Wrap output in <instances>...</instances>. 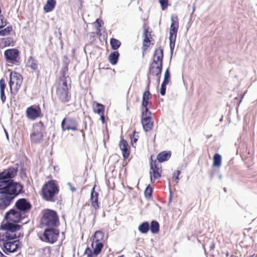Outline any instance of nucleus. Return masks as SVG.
I'll use <instances>...</instances> for the list:
<instances>
[{"instance_id": "obj_33", "label": "nucleus", "mask_w": 257, "mask_h": 257, "mask_svg": "<svg viewBox=\"0 0 257 257\" xmlns=\"http://www.w3.org/2000/svg\"><path fill=\"white\" fill-rule=\"evenodd\" d=\"M153 189L150 185H149L146 188L144 191V195L146 198L150 199L152 198Z\"/></svg>"}, {"instance_id": "obj_45", "label": "nucleus", "mask_w": 257, "mask_h": 257, "mask_svg": "<svg viewBox=\"0 0 257 257\" xmlns=\"http://www.w3.org/2000/svg\"><path fill=\"white\" fill-rule=\"evenodd\" d=\"M49 168L50 170L53 169L56 172H58L59 171V167L58 165H53L52 164H51L49 166Z\"/></svg>"}, {"instance_id": "obj_6", "label": "nucleus", "mask_w": 257, "mask_h": 257, "mask_svg": "<svg viewBox=\"0 0 257 257\" xmlns=\"http://www.w3.org/2000/svg\"><path fill=\"white\" fill-rule=\"evenodd\" d=\"M60 231L56 227H47L43 231V235L40 239L44 242L53 244L56 242L59 237Z\"/></svg>"}, {"instance_id": "obj_44", "label": "nucleus", "mask_w": 257, "mask_h": 257, "mask_svg": "<svg viewBox=\"0 0 257 257\" xmlns=\"http://www.w3.org/2000/svg\"><path fill=\"white\" fill-rule=\"evenodd\" d=\"M6 25V21L3 16H0V29L3 28Z\"/></svg>"}, {"instance_id": "obj_31", "label": "nucleus", "mask_w": 257, "mask_h": 257, "mask_svg": "<svg viewBox=\"0 0 257 257\" xmlns=\"http://www.w3.org/2000/svg\"><path fill=\"white\" fill-rule=\"evenodd\" d=\"M104 237V233L101 230L96 231L93 236L91 237V240H93L94 239L95 241L101 242Z\"/></svg>"}, {"instance_id": "obj_61", "label": "nucleus", "mask_w": 257, "mask_h": 257, "mask_svg": "<svg viewBox=\"0 0 257 257\" xmlns=\"http://www.w3.org/2000/svg\"><path fill=\"white\" fill-rule=\"evenodd\" d=\"M29 220H28V221H26V222L24 223V224H27V223H28L29 222Z\"/></svg>"}, {"instance_id": "obj_16", "label": "nucleus", "mask_w": 257, "mask_h": 257, "mask_svg": "<svg viewBox=\"0 0 257 257\" xmlns=\"http://www.w3.org/2000/svg\"><path fill=\"white\" fill-rule=\"evenodd\" d=\"M4 55L8 62L14 64L18 61L19 52L17 49H10L5 51Z\"/></svg>"}, {"instance_id": "obj_40", "label": "nucleus", "mask_w": 257, "mask_h": 257, "mask_svg": "<svg viewBox=\"0 0 257 257\" xmlns=\"http://www.w3.org/2000/svg\"><path fill=\"white\" fill-rule=\"evenodd\" d=\"M170 39V47L171 51H173L175 47L176 37H169Z\"/></svg>"}, {"instance_id": "obj_38", "label": "nucleus", "mask_w": 257, "mask_h": 257, "mask_svg": "<svg viewBox=\"0 0 257 257\" xmlns=\"http://www.w3.org/2000/svg\"><path fill=\"white\" fill-rule=\"evenodd\" d=\"M12 27H8L4 29L0 30V36H6L9 35L12 31Z\"/></svg>"}, {"instance_id": "obj_15", "label": "nucleus", "mask_w": 257, "mask_h": 257, "mask_svg": "<svg viewBox=\"0 0 257 257\" xmlns=\"http://www.w3.org/2000/svg\"><path fill=\"white\" fill-rule=\"evenodd\" d=\"M77 122L71 117H65L61 122V127L63 131L66 130L76 131L77 130Z\"/></svg>"}, {"instance_id": "obj_32", "label": "nucleus", "mask_w": 257, "mask_h": 257, "mask_svg": "<svg viewBox=\"0 0 257 257\" xmlns=\"http://www.w3.org/2000/svg\"><path fill=\"white\" fill-rule=\"evenodd\" d=\"M119 57V53L117 51H114L109 55V62L112 65H115L117 63L118 58Z\"/></svg>"}, {"instance_id": "obj_56", "label": "nucleus", "mask_w": 257, "mask_h": 257, "mask_svg": "<svg viewBox=\"0 0 257 257\" xmlns=\"http://www.w3.org/2000/svg\"><path fill=\"white\" fill-rule=\"evenodd\" d=\"M222 178V175H220L219 176V179L220 180Z\"/></svg>"}, {"instance_id": "obj_57", "label": "nucleus", "mask_w": 257, "mask_h": 257, "mask_svg": "<svg viewBox=\"0 0 257 257\" xmlns=\"http://www.w3.org/2000/svg\"><path fill=\"white\" fill-rule=\"evenodd\" d=\"M203 248L204 249V252L206 253V249H205V246L204 245H203Z\"/></svg>"}, {"instance_id": "obj_60", "label": "nucleus", "mask_w": 257, "mask_h": 257, "mask_svg": "<svg viewBox=\"0 0 257 257\" xmlns=\"http://www.w3.org/2000/svg\"><path fill=\"white\" fill-rule=\"evenodd\" d=\"M124 163V162H123V163H122V166H125L126 165V164H127L126 163H125V164Z\"/></svg>"}, {"instance_id": "obj_58", "label": "nucleus", "mask_w": 257, "mask_h": 257, "mask_svg": "<svg viewBox=\"0 0 257 257\" xmlns=\"http://www.w3.org/2000/svg\"><path fill=\"white\" fill-rule=\"evenodd\" d=\"M226 257H229L228 252H227V253H226Z\"/></svg>"}, {"instance_id": "obj_23", "label": "nucleus", "mask_w": 257, "mask_h": 257, "mask_svg": "<svg viewBox=\"0 0 257 257\" xmlns=\"http://www.w3.org/2000/svg\"><path fill=\"white\" fill-rule=\"evenodd\" d=\"M171 156V151H163L157 156V161H168Z\"/></svg>"}, {"instance_id": "obj_21", "label": "nucleus", "mask_w": 257, "mask_h": 257, "mask_svg": "<svg viewBox=\"0 0 257 257\" xmlns=\"http://www.w3.org/2000/svg\"><path fill=\"white\" fill-rule=\"evenodd\" d=\"M148 85H147V90L145 92H144V93L143 94V100H142V106L144 108L148 107V105L149 103V100L150 99V98L151 97V94L149 90V86H150V82H151L149 76H148Z\"/></svg>"}, {"instance_id": "obj_12", "label": "nucleus", "mask_w": 257, "mask_h": 257, "mask_svg": "<svg viewBox=\"0 0 257 257\" xmlns=\"http://www.w3.org/2000/svg\"><path fill=\"white\" fill-rule=\"evenodd\" d=\"M25 216H23V213L14 208L11 209L7 212L5 215V219H10L11 221H15V223L21 222Z\"/></svg>"}, {"instance_id": "obj_47", "label": "nucleus", "mask_w": 257, "mask_h": 257, "mask_svg": "<svg viewBox=\"0 0 257 257\" xmlns=\"http://www.w3.org/2000/svg\"><path fill=\"white\" fill-rule=\"evenodd\" d=\"M137 141L138 139L137 138H135L134 136L133 137H131V142L133 147H135L134 144L137 143Z\"/></svg>"}, {"instance_id": "obj_3", "label": "nucleus", "mask_w": 257, "mask_h": 257, "mask_svg": "<svg viewBox=\"0 0 257 257\" xmlns=\"http://www.w3.org/2000/svg\"><path fill=\"white\" fill-rule=\"evenodd\" d=\"M163 58V50L160 48L157 49L154 55L153 62L150 68V73L158 76V82L160 81V74L162 69Z\"/></svg>"}, {"instance_id": "obj_17", "label": "nucleus", "mask_w": 257, "mask_h": 257, "mask_svg": "<svg viewBox=\"0 0 257 257\" xmlns=\"http://www.w3.org/2000/svg\"><path fill=\"white\" fill-rule=\"evenodd\" d=\"M171 25L170 28L169 37H177V33L179 28V22L177 16H172Z\"/></svg>"}, {"instance_id": "obj_48", "label": "nucleus", "mask_w": 257, "mask_h": 257, "mask_svg": "<svg viewBox=\"0 0 257 257\" xmlns=\"http://www.w3.org/2000/svg\"><path fill=\"white\" fill-rule=\"evenodd\" d=\"M222 162H213V166L219 167L221 165Z\"/></svg>"}, {"instance_id": "obj_19", "label": "nucleus", "mask_w": 257, "mask_h": 257, "mask_svg": "<svg viewBox=\"0 0 257 257\" xmlns=\"http://www.w3.org/2000/svg\"><path fill=\"white\" fill-rule=\"evenodd\" d=\"M99 194L95 191V188L93 187L91 191L90 200L92 206L97 210L99 208V202H98V197Z\"/></svg>"}, {"instance_id": "obj_5", "label": "nucleus", "mask_w": 257, "mask_h": 257, "mask_svg": "<svg viewBox=\"0 0 257 257\" xmlns=\"http://www.w3.org/2000/svg\"><path fill=\"white\" fill-rule=\"evenodd\" d=\"M70 86L67 84L66 77L63 76L60 78L58 82L56 95L59 100L63 103L68 102L71 98V95L69 89Z\"/></svg>"}, {"instance_id": "obj_50", "label": "nucleus", "mask_w": 257, "mask_h": 257, "mask_svg": "<svg viewBox=\"0 0 257 257\" xmlns=\"http://www.w3.org/2000/svg\"><path fill=\"white\" fill-rule=\"evenodd\" d=\"M172 200V193L171 189H170V194H169V204L170 203H171Z\"/></svg>"}, {"instance_id": "obj_53", "label": "nucleus", "mask_w": 257, "mask_h": 257, "mask_svg": "<svg viewBox=\"0 0 257 257\" xmlns=\"http://www.w3.org/2000/svg\"><path fill=\"white\" fill-rule=\"evenodd\" d=\"M23 236V233H19L18 235L16 234L17 238L22 237Z\"/></svg>"}, {"instance_id": "obj_27", "label": "nucleus", "mask_w": 257, "mask_h": 257, "mask_svg": "<svg viewBox=\"0 0 257 257\" xmlns=\"http://www.w3.org/2000/svg\"><path fill=\"white\" fill-rule=\"evenodd\" d=\"M27 66L32 70L36 71L38 69V65L36 60L30 56L27 61Z\"/></svg>"}, {"instance_id": "obj_37", "label": "nucleus", "mask_w": 257, "mask_h": 257, "mask_svg": "<svg viewBox=\"0 0 257 257\" xmlns=\"http://www.w3.org/2000/svg\"><path fill=\"white\" fill-rule=\"evenodd\" d=\"M151 36L150 33L149 32V30L147 28L145 29L144 33V45H145V43H148L150 42V37Z\"/></svg>"}, {"instance_id": "obj_4", "label": "nucleus", "mask_w": 257, "mask_h": 257, "mask_svg": "<svg viewBox=\"0 0 257 257\" xmlns=\"http://www.w3.org/2000/svg\"><path fill=\"white\" fill-rule=\"evenodd\" d=\"M41 223L47 227H57L59 225V219L57 212L47 209L43 213L41 219Z\"/></svg>"}, {"instance_id": "obj_8", "label": "nucleus", "mask_w": 257, "mask_h": 257, "mask_svg": "<svg viewBox=\"0 0 257 257\" xmlns=\"http://www.w3.org/2000/svg\"><path fill=\"white\" fill-rule=\"evenodd\" d=\"M34 131L31 135V141L33 143L39 144L42 142L43 140V133L45 128L41 121L36 123L34 125Z\"/></svg>"}, {"instance_id": "obj_54", "label": "nucleus", "mask_w": 257, "mask_h": 257, "mask_svg": "<svg viewBox=\"0 0 257 257\" xmlns=\"http://www.w3.org/2000/svg\"><path fill=\"white\" fill-rule=\"evenodd\" d=\"M70 189L72 192H74L76 190V189L75 187H72V186L70 187Z\"/></svg>"}, {"instance_id": "obj_59", "label": "nucleus", "mask_w": 257, "mask_h": 257, "mask_svg": "<svg viewBox=\"0 0 257 257\" xmlns=\"http://www.w3.org/2000/svg\"><path fill=\"white\" fill-rule=\"evenodd\" d=\"M68 184V185H69L70 187H71V186H72V185H71V183H70V182L68 183V184Z\"/></svg>"}, {"instance_id": "obj_41", "label": "nucleus", "mask_w": 257, "mask_h": 257, "mask_svg": "<svg viewBox=\"0 0 257 257\" xmlns=\"http://www.w3.org/2000/svg\"><path fill=\"white\" fill-rule=\"evenodd\" d=\"M161 4L162 9L164 10L168 7V0H159Z\"/></svg>"}, {"instance_id": "obj_42", "label": "nucleus", "mask_w": 257, "mask_h": 257, "mask_svg": "<svg viewBox=\"0 0 257 257\" xmlns=\"http://www.w3.org/2000/svg\"><path fill=\"white\" fill-rule=\"evenodd\" d=\"M95 24L96 25V27L97 28V31L100 32V30L99 28L101 27V24H102V21L101 20L97 19L96 20Z\"/></svg>"}, {"instance_id": "obj_18", "label": "nucleus", "mask_w": 257, "mask_h": 257, "mask_svg": "<svg viewBox=\"0 0 257 257\" xmlns=\"http://www.w3.org/2000/svg\"><path fill=\"white\" fill-rule=\"evenodd\" d=\"M41 110L39 107L32 106L28 107L26 110L27 116L29 119L34 120L40 116Z\"/></svg>"}, {"instance_id": "obj_26", "label": "nucleus", "mask_w": 257, "mask_h": 257, "mask_svg": "<svg viewBox=\"0 0 257 257\" xmlns=\"http://www.w3.org/2000/svg\"><path fill=\"white\" fill-rule=\"evenodd\" d=\"M150 229L152 233H158L160 230L159 222L156 220H152L150 225Z\"/></svg>"}, {"instance_id": "obj_10", "label": "nucleus", "mask_w": 257, "mask_h": 257, "mask_svg": "<svg viewBox=\"0 0 257 257\" xmlns=\"http://www.w3.org/2000/svg\"><path fill=\"white\" fill-rule=\"evenodd\" d=\"M21 242L19 239L10 240L9 241L3 243L2 249L3 251L9 255L10 253L16 252L21 247Z\"/></svg>"}, {"instance_id": "obj_28", "label": "nucleus", "mask_w": 257, "mask_h": 257, "mask_svg": "<svg viewBox=\"0 0 257 257\" xmlns=\"http://www.w3.org/2000/svg\"><path fill=\"white\" fill-rule=\"evenodd\" d=\"M6 88V84L3 79L0 80V93L2 102L4 103L6 100V96L5 94V89Z\"/></svg>"}, {"instance_id": "obj_13", "label": "nucleus", "mask_w": 257, "mask_h": 257, "mask_svg": "<svg viewBox=\"0 0 257 257\" xmlns=\"http://www.w3.org/2000/svg\"><path fill=\"white\" fill-rule=\"evenodd\" d=\"M6 220L5 223L3 222L1 223L0 230H8L12 234H16L15 232L20 230L22 227V225L18 224L19 223H15V221H11L9 219Z\"/></svg>"}, {"instance_id": "obj_24", "label": "nucleus", "mask_w": 257, "mask_h": 257, "mask_svg": "<svg viewBox=\"0 0 257 257\" xmlns=\"http://www.w3.org/2000/svg\"><path fill=\"white\" fill-rule=\"evenodd\" d=\"M92 107L95 113L98 114L104 113V107L102 104L94 101L93 103Z\"/></svg>"}, {"instance_id": "obj_9", "label": "nucleus", "mask_w": 257, "mask_h": 257, "mask_svg": "<svg viewBox=\"0 0 257 257\" xmlns=\"http://www.w3.org/2000/svg\"><path fill=\"white\" fill-rule=\"evenodd\" d=\"M162 162H150V175L152 183H154L155 180L161 177L162 173V167L161 163Z\"/></svg>"}, {"instance_id": "obj_36", "label": "nucleus", "mask_w": 257, "mask_h": 257, "mask_svg": "<svg viewBox=\"0 0 257 257\" xmlns=\"http://www.w3.org/2000/svg\"><path fill=\"white\" fill-rule=\"evenodd\" d=\"M182 168H178L177 170L173 173V179L177 183L180 180L179 177L182 171Z\"/></svg>"}, {"instance_id": "obj_55", "label": "nucleus", "mask_w": 257, "mask_h": 257, "mask_svg": "<svg viewBox=\"0 0 257 257\" xmlns=\"http://www.w3.org/2000/svg\"><path fill=\"white\" fill-rule=\"evenodd\" d=\"M0 257H7L6 255L4 254L0 250Z\"/></svg>"}, {"instance_id": "obj_14", "label": "nucleus", "mask_w": 257, "mask_h": 257, "mask_svg": "<svg viewBox=\"0 0 257 257\" xmlns=\"http://www.w3.org/2000/svg\"><path fill=\"white\" fill-rule=\"evenodd\" d=\"M16 209L23 213H26L32 208L31 203L27 199L23 198L17 200L15 204Z\"/></svg>"}, {"instance_id": "obj_46", "label": "nucleus", "mask_w": 257, "mask_h": 257, "mask_svg": "<svg viewBox=\"0 0 257 257\" xmlns=\"http://www.w3.org/2000/svg\"><path fill=\"white\" fill-rule=\"evenodd\" d=\"M221 156L219 154H215L213 157V161H221Z\"/></svg>"}, {"instance_id": "obj_34", "label": "nucleus", "mask_w": 257, "mask_h": 257, "mask_svg": "<svg viewBox=\"0 0 257 257\" xmlns=\"http://www.w3.org/2000/svg\"><path fill=\"white\" fill-rule=\"evenodd\" d=\"M121 43L118 40L112 38L110 40V45L113 50L117 49L120 46Z\"/></svg>"}, {"instance_id": "obj_64", "label": "nucleus", "mask_w": 257, "mask_h": 257, "mask_svg": "<svg viewBox=\"0 0 257 257\" xmlns=\"http://www.w3.org/2000/svg\"><path fill=\"white\" fill-rule=\"evenodd\" d=\"M253 255H250L249 257H253Z\"/></svg>"}, {"instance_id": "obj_7", "label": "nucleus", "mask_w": 257, "mask_h": 257, "mask_svg": "<svg viewBox=\"0 0 257 257\" xmlns=\"http://www.w3.org/2000/svg\"><path fill=\"white\" fill-rule=\"evenodd\" d=\"M22 82L23 78L20 74L16 72H11L9 84L12 93L15 94L18 92Z\"/></svg>"}, {"instance_id": "obj_22", "label": "nucleus", "mask_w": 257, "mask_h": 257, "mask_svg": "<svg viewBox=\"0 0 257 257\" xmlns=\"http://www.w3.org/2000/svg\"><path fill=\"white\" fill-rule=\"evenodd\" d=\"M127 146L128 144L126 141L124 140L120 141L119 143V148L122 152L124 159H127L130 155V151L128 150Z\"/></svg>"}, {"instance_id": "obj_1", "label": "nucleus", "mask_w": 257, "mask_h": 257, "mask_svg": "<svg viewBox=\"0 0 257 257\" xmlns=\"http://www.w3.org/2000/svg\"><path fill=\"white\" fill-rule=\"evenodd\" d=\"M18 168L10 167L0 173V210L9 206L14 200L24 192V186L13 178L17 175Z\"/></svg>"}, {"instance_id": "obj_11", "label": "nucleus", "mask_w": 257, "mask_h": 257, "mask_svg": "<svg viewBox=\"0 0 257 257\" xmlns=\"http://www.w3.org/2000/svg\"><path fill=\"white\" fill-rule=\"evenodd\" d=\"M91 246L93 248V250L88 246L85 249L84 254H87V257H97L101 252L103 247V244L102 242L95 241L93 238L91 243Z\"/></svg>"}, {"instance_id": "obj_30", "label": "nucleus", "mask_w": 257, "mask_h": 257, "mask_svg": "<svg viewBox=\"0 0 257 257\" xmlns=\"http://www.w3.org/2000/svg\"><path fill=\"white\" fill-rule=\"evenodd\" d=\"M138 229L139 231L142 233H147L150 229L149 223L147 221L143 222L139 225Z\"/></svg>"}, {"instance_id": "obj_51", "label": "nucleus", "mask_w": 257, "mask_h": 257, "mask_svg": "<svg viewBox=\"0 0 257 257\" xmlns=\"http://www.w3.org/2000/svg\"><path fill=\"white\" fill-rule=\"evenodd\" d=\"M215 244L213 242H211L209 245L210 250H213L214 248Z\"/></svg>"}, {"instance_id": "obj_20", "label": "nucleus", "mask_w": 257, "mask_h": 257, "mask_svg": "<svg viewBox=\"0 0 257 257\" xmlns=\"http://www.w3.org/2000/svg\"><path fill=\"white\" fill-rule=\"evenodd\" d=\"M4 232H0V241L5 243L10 240L17 239L16 234H12L10 231L4 230Z\"/></svg>"}, {"instance_id": "obj_29", "label": "nucleus", "mask_w": 257, "mask_h": 257, "mask_svg": "<svg viewBox=\"0 0 257 257\" xmlns=\"http://www.w3.org/2000/svg\"><path fill=\"white\" fill-rule=\"evenodd\" d=\"M142 123L146 132L150 131L152 128L153 122H151V119H142Z\"/></svg>"}, {"instance_id": "obj_43", "label": "nucleus", "mask_w": 257, "mask_h": 257, "mask_svg": "<svg viewBox=\"0 0 257 257\" xmlns=\"http://www.w3.org/2000/svg\"><path fill=\"white\" fill-rule=\"evenodd\" d=\"M167 84H165L162 83L161 84V87L160 90V93L162 95H164L166 93V86Z\"/></svg>"}, {"instance_id": "obj_35", "label": "nucleus", "mask_w": 257, "mask_h": 257, "mask_svg": "<svg viewBox=\"0 0 257 257\" xmlns=\"http://www.w3.org/2000/svg\"><path fill=\"white\" fill-rule=\"evenodd\" d=\"M151 112L149 110L148 107L145 108L142 113V119H151Z\"/></svg>"}, {"instance_id": "obj_49", "label": "nucleus", "mask_w": 257, "mask_h": 257, "mask_svg": "<svg viewBox=\"0 0 257 257\" xmlns=\"http://www.w3.org/2000/svg\"><path fill=\"white\" fill-rule=\"evenodd\" d=\"M99 115H100V120H101L102 123H104L105 121V117L104 113H101Z\"/></svg>"}, {"instance_id": "obj_52", "label": "nucleus", "mask_w": 257, "mask_h": 257, "mask_svg": "<svg viewBox=\"0 0 257 257\" xmlns=\"http://www.w3.org/2000/svg\"><path fill=\"white\" fill-rule=\"evenodd\" d=\"M187 166V163H185L182 165L181 166L179 167L178 168H182V170L184 169Z\"/></svg>"}, {"instance_id": "obj_2", "label": "nucleus", "mask_w": 257, "mask_h": 257, "mask_svg": "<svg viewBox=\"0 0 257 257\" xmlns=\"http://www.w3.org/2000/svg\"><path fill=\"white\" fill-rule=\"evenodd\" d=\"M59 192V187L54 180H50L46 182L42 188V198L46 201L54 202V197Z\"/></svg>"}, {"instance_id": "obj_25", "label": "nucleus", "mask_w": 257, "mask_h": 257, "mask_svg": "<svg viewBox=\"0 0 257 257\" xmlns=\"http://www.w3.org/2000/svg\"><path fill=\"white\" fill-rule=\"evenodd\" d=\"M56 4L55 0H48L44 7V11L46 13L51 12L54 9Z\"/></svg>"}, {"instance_id": "obj_63", "label": "nucleus", "mask_w": 257, "mask_h": 257, "mask_svg": "<svg viewBox=\"0 0 257 257\" xmlns=\"http://www.w3.org/2000/svg\"><path fill=\"white\" fill-rule=\"evenodd\" d=\"M224 191H225V192H226V188H224Z\"/></svg>"}, {"instance_id": "obj_62", "label": "nucleus", "mask_w": 257, "mask_h": 257, "mask_svg": "<svg viewBox=\"0 0 257 257\" xmlns=\"http://www.w3.org/2000/svg\"><path fill=\"white\" fill-rule=\"evenodd\" d=\"M118 257H124V255H121L119 256Z\"/></svg>"}, {"instance_id": "obj_39", "label": "nucleus", "mask_w": 257, "mask_h": 257, "mask_svg": "<svg viewBox=\"0 0 257 257\" xmlns=\"http://www.w3.org/2000/svg\"><path fill=\"white\" fill-rule=\"evenodd\" d=\"M170 74L168 69H167L164 74V79L162 83L168 84L170 81Z\"/></svg>"}]
</instances>
